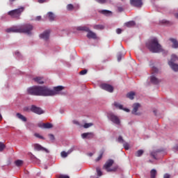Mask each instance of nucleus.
Here are the masks:
<instances>
[{
  "label": "nucleus",
  "mask_w": 178,
  "mask_h": 178,
  "mask_svg": "<svg viewBox=\"0 0 178 178\" xmlns=\"http://www.w3.org/2000/svg\"><path fill=\"white\" fill-rule=\"evenodd\" d=\"M153 73H157L159 72V70L156 67L152 68Z\"/></svg>",
  "instance_id": "nucleus-43"
},
{
  "label": "nucleus",
  "mask_w": 178,
  "mask_h": 178,
  "mask_svg": "<svg viewBox=\"0 0 178 178\" xmlns=\"http://www.w3.org/2000/svg\"><path fill=\"white\" fill-rule=\"evenodd\" d=\"M151 155L153 156L154 159H156V156L154 154H152Z\"/></svg>",
  "instance_id": "nucleus-51"
},
{
  "label": "nucleus",
  "mask_w": 178,
  "mask_h": 178,
  "mask_svg": "<svg viewBox=\"0 0 178 178\" xmlns=\"http://www.w3.org/2000/svg\"><path fill=\"white\" fill-rule=\"evenodd\" d=\"M175 17L178 19V14H175Z\"/></svg>",
  "instance_id": "nucleus-52"
},
{
  "label": "nucleus",
  "mask_w": 178,
  "mask_h": 178,
  "mask_svg": "<svg viewBox=\"0 0 178 178\" xmlns=\"http://www.w3.org/2000/svg\"><path fill=\"white\" fill-rule=\"evenodd\" d=\"M103 154L104 152H102L99 156L96 159L95 161L97 162L99 161L102 158V156H103Z\"/></svg>",
  "instance_id": "nucleus-35"
},
{
  "label": "nucleus",
  "mask_w": 178,
  "mask_h": 178,
  "mask_svg": "<svg viewBox=\"0 0 178 178\" xmlns=\"http://www.w3.org/2000/svg\"><path fill=\"white\" fill-rule=\"evenodd\" d=\"M123 145H124L125 149L128 150L129 149V145L128 143H124Z\"/></svg>",
  "instance_id": "nucleus-37"
},
{
  "label": "nucleus",
  "mask_w": 178,
  "mask_h": 178,
  "mask_svg": "<svg viewBox=\"0 0 178 178\" xmlns=\"http://www.w3.org/2000/svg\"><path fill=\"white\" fill-rule=\"evenodd\" d=\"M151 82L153 84L157 85L159 84L161 81L156 78L154 76H152L150 79Z\"/></svg>",
  "instance_id": "nucleus-16"
},
{
  "label": "nucleus",
  "mask_w": 178,
  "mask_h": 178,
  "mask_svg": "<svg viewBox=\"0 0 178 178\" xmlns=\"http://www.w3.org/2000/svg\"><path fill=\"white\" fill-rule=\"evenodd\" d=\"M130 3L132 6L136 8H141L143 5L142 0H130Z\"/></svg>",
  "instance_id": "nucleus-9"
},
{
  "label": "nucleus",
  "mask_w": 178,
  "mask_h": 178,
  "mask_svg": "<svg viewBox=\"0 0 178 178\" xmlns=\"http://www.w3.org/2000/svg\"><path fill=\"white\" fill-rule=\"evenodd\" d=\"M122 55L121 54H119L118 55V60L120 62L122 60Z\"/></svg>",
  "instance_id": "nucleus-41"
},
{
  "label": "nucleus",
  "mask_w": 178,
  "mask_h": 178,
  "mask_svg": "<svg viewBox=\"0 0 178 178\" xmlns=\"http://www.w3.org/2000/svg\"><path fill=\"white\" fill-rule=\"evenodd\" d=\"M50 31H46L43 33L40 34V38L45 41L49 40Z\"/></svg>",
  "instance_id": "nucleus-12"
},
{
  "label": "nucleus",
  "mask_w": 178,
  "mask_h": 178,
  "mask_svg": "<svg viewBox=\"0 0 178 178\" xmlns=\"http://www.w3.org/2000/svg\"><path fill=\"white\" fill-rule=\"evenodd\" d=\"M16 54H19V52L15 53Z\"/></svg>",
  "instance_id": "nucleus-55"
},
{
  "label": "nucleus",
  "mask_w": 178,
  "mask_h": 178,
  "mask_svg": "<svg viewBox=\"0 0 178 178\" xmlns=\"http://www.w3.org/2000/svg\"><path fill=\"white\" fill-rule=\"evenodd\" d=\"M34 149L37 151H44L46 152H49L48 150L44 147H42L39 144H34L33 145Z\"/></svg>",
  "instance_id": "nucleus-15"
},
{
  "label": "nucleus",
  "mask_w": 178,
  "mask_h": 178,
  "mask_svg": "<svg viewBox=\"0 0 178 178\" xmlns=\"http://www.w3.org/2000/svg\"><path fill=\"white\" fill-rule=\"evenodd\" d=\"M157 172L156 170L153 169L151 170L150 172V175H151V178H156Z\"/></svg>",
  "instance_id": "nucleus-27"
},
{
  "label": "nucleus",
  "mask_w": 178,
  "mask_h": 178,
  "mask_svg": "<svg viewBox=\"0 0 178 178\" xmlns=\"http://www.w3.org/2000/svg\"><path fill=\"white\" fill-rule=\"evenodd\" d=\"M108 119L114 124H117V125H120V120L119 119V118L116 115H115L113 113H109L108 115Z\"/></svg>",
  "instance_id": "nucleus-7"
},
{
  "label": "nucleus",
  "mask_w": 178,
  "mask_h": 178,
  "mask_svg": "<svg viewBox=\"0 0 178 178\" xmlns=\"http://www.w3.org/2000/svg\"><path fill=\"white\" fill-rule=\"evenodd\" d=\"M35 20L36 21H40L41 20V17L40 15H38V17H36Z\"/></svg>",
  "instance_id": "nucleus-45"
},
{
  "label": "nucleus",
  "mask_w": 178,
  "mask_h": 178,
  "mask_svg": "<svg viewBox=\"0 0 178 178\" xmlns=\"http://www.w3.org/2000/svg\"><path fill=\"white\" fill-rule=\"evenodd\" d=\"M93 28L96 30H102L104 29V26L103 25H95Z\"/></svg>",
  "instance_id": "nucleus-28"
},
{
  "label": "nucleus",
  "mask_w": 178,
  "mask_h": 178,
  "mask_svg": "<svg viewBox=\"0 0 178 178\" xmlns=\"http://www.w3.org/2000/svg\"><path fill=\"white\" fill-rule=\"evenodd\" d=\"M74 7L73 4H67V10L69 11H72L74 10Z\"/></svg>",
  "instance_id": "nucleus-29"
},
{
  "label": "nucleus",
  "mask_w": 178,
  "mask_h": 178,
  "mask_svg": "<svg viewBox=\"0 0 178 178\" xmlns=\"http://www.w3.org/2000/svg\"><path fill=\"white\" fill-rule=\"evenodd\" d=\"M38 127H40V128H43V129H51L52 128V124H50V123H39L38 124Z\"/></svg>",
  "instance_id": "nucleus-14"
},
{
  "label": "nucleus",
  "mask_w": 178,
  "mask_h": 178,
  "mask_svg": "<svg viewBox=\"0 0 178 178\" xmlns=\"http://www.w3.org/2000/svg\"><path fill=\"white\" fill-rule=\"evenodd\" d=\"M135 25L136 24L134 21L129 22L125 24V26L128 28L134 27Z\"/></svg>",
  "instance_id": "nucleus-22"
},
{
  "label": "nucleus",
  "mask_w": 178,
  "mask_h": 178,
  "mask_svg": "<svg viewBox=\"0 0 178 178\" xmlns=\"http://www.w3.org/2000/svg\"><path fill=\"white\" fill-rule=\"evenodd\" d=\"M78 31L88 32L87 37L89 39H96L97 35L93 32L90 31V29L86 26H79L76 29Z\"/></svg>",
  "instance_id": "nucleus-5"
},
{
  "label": "nucleus",
  "mask_w": 178,
  "mask_h": 178,
  "mask_svg": "<svg viewBox=\"0 0 178 178\" xmlns=\"http://www.w3.org/2000/svg\"><path fill=\"white\" fill-rule=\"evenodd\" d=\"M64 89L63 86H57L54 88V90H50L45 86H33L28 89V93L35 96H54L60 94V92Z\"/></svg>",
  "instance_id": "nucleus-1"
},
{
  "label": "nucleus",
  "mask_w": 178,
  "mask_h": 178,
  "mask_svg": "<svg viewBox=\"0 0 178 178\" xmlns=\"http://www.w3.org/2000/svg\"><path fill=\"white\" fill-rule=\"evenodd\" d=\"M90 156H92V154L90 153Z\"/></svg>",
  "instance_id": "nucleus-54"
},
{
  "label": "nucleus",
  "mask_w": 178,
  "mask_h": 178,
  "mask_svg": "<svg viewBox=\"0 0 178 178\" xmlns=\"http://www.w3.org/2000/svg\"><path fill=\"white\" fill-rule=\"evenodd\" d=\"M177 60H178V57L175 55H172L171 57V60L168 62V65L175 72L178 71V65L174 63V62Z\"/></svg>",
  "instance_id": "nucleus-6"
},
{
  "label": "nucleus",
  "mask_w": 178,
  "mask_h": 178,
  "mask_svg": "<svg viewBox=\"0 0 178 178\" xmlns=\"http://www.w3.org/2000/svg\"><path fill=\"white\" fill-rule=\"evenodd\" d=\"M33 80L38 84H43L44 83L42 77H40V76L35 77V78L33 79Z\"/></svg>",
  "instance_id": "nucleus-18"
},
{
  "label": "nucleus",
  "mask_w": 178,
  "mask_h": 178,
  "mask_svg": "<svg viewBox=\"0 0 178 178\" xmlns=\"http://www.w3.org/2000/svg\"><path fill=\"white\" fill-rule=\"evenodd\" d=\"M114 106L119 109H123L122 106L118 102H115Z\"/></svg>",
  "instance_id": "nucleus-31"
},
{
  "label": "nucleus",
  "mask_w": 178,
  "mask_h": 178,
  "mask_svg": "<svg viewBox=\"0 0 178 178\" xmlns=\"http://www.w3.org/2000/svg\"><path fill=\"white\" fill-rule=\"evenodd\" d=\"M34 136L36 137V138H40V139H44L42 136H40V134H35Z\"/></svg>",
  "instance_id": "nucleus-36"
},
{
  "label": "nucleus",
  "mask_w": 178,
  "mask_h": 178,
  "mask_svg": "<svg viewBox=\"0 0 178 178\" xmlns=\"http://www.w3.org/2000/svg\"><path fill=\"white\" fill-rule=\"evenodd\" d=\"M73 123H74V124H77V125L79 124V122H78L77 121H76V120H74V121H73Z\"/></svg>",
  "instance_id": "nucleus-49"
},
{
  "label": "nucleus",
  "mask_w": 178,
  "mask_h": 178,
  "mask_svg": "<svg viewBox=\"0 0 178 178\" xmlns=\"http://www.w3.org/2000/svg\"><path fill=\"white\" fill-rule=\"evenodd\" d=\"M24 111H29V107H24Z\"/></svg>",
  "instance_id": "nucleus-47"
},
{
  "label": "nucleus",
  "mask_w": 178,
  "mask_h": 178,
  "mask_svg": "<svg viewBox=\"0 0 178 178\" xmlns=\"http://www.w3.org/2000/svg\"><path fill=\"white\" fill-rule=\"evenodd\" d=\"M143 153H144V151L142 150V149H140V150H138V151L135 154V155H136V156H138V157H140V156L143 155Z\"/></svg>",
  "instance_id": "nucleus-30"
},
{
  "label": "nucleus",
  "mask_w": 178,
  "mask_h": 178,
  "mask_svg": "<svg viewBox=\"0 0 178 178\" xmlns=\"http://www.w3.org/2000/svg\"><path fill=\"white\" fill-rule=\"evenodd\" d=\"M162 23H163V24H165V23H166V21H163Z\"/></svg>",
  "instance_id": "nucleus-53"
},
{
  "label": "nucleus",
  "mask_w": 178,
  "mask_h": 178,
  "mask_svg": "<svg viewBox=\"0 0 178 178\" xmlns=\"http://www.w3.org/2000/svg\"><path fill=\"white\" fill-rule=\"evenodd\" d=\"M30 111L34 113L38 114V115H41V114L44 113V111L40 108L37 107L34 105L31 106Z\"/></svg>",
  "instance_id": "nucleus-10"
},
{
  "label": "nucleus",
  "mask_w": 178,
  "mask_h": 178,
  "mask_svg": "<svg viewBox=\"0 0 178 178\" xmlns=\"http://www.w3.org/2000/svg\"><path fill=\"white\" fill-rule=\"evenodd\" d=\"M99 13L104 15H108L111 14V11H109L108 10H100Z\"/></svg>",
  "instance_id": "nucleus-24"
},
{
  "label": "nucleus",
  "mask_w": 178,
  "mask_h": 178,
  "mask_svg": "<svg viewBox=\"0 0 178 178\" xmlns=\"http://www.w3.org/2000/svg\"><path fill=\"white\" fill-rule=\"evenodd\" d=\"M24 7H19V8H15V10L8 11V15L12 18L20 19V16H22V13L24 12Z\"/></svg>",
  "instance_id": "nucleus-4"
},
{
  "label": "nucleus",
  "mask_w": 178,
  "mask_h": 178,
  "mask_svg": "<svg viewBox=\"0 0 178 178\" xmlns=\"http://www.w3.org/2000/svg\"><path fill=\"white\" fill-rule=\"evenodd\" d=\"M100 88L106 91H108L109 92H113V87L111 85L103 83L100 86Z\"/></svg>",
  "instance_id": "nucleus-11"
},
{
  "label": "nucleus",
  "mask_w": 178,
  "mask_h": 178,
  "mask_svg": "<svg viewBox=\"0 0 178 178\" xmlns=\"http://www.w3.org/2000/svg\"><path fill=\"white\" fill-rule=\"evenodd\" d=\"M118 10H119L120 12H122V10H123L122 7H118Z\"/></svg>",
  "instance_id": "nucleus-48"
},
{
  "label": "nucleus",
  "mask_w": 178,
  "mask_h": 178,
  "mask_svg": "<svg viewBox=\"0 0 178 178\" xmlns=\"http://www.w3.org/2000/svg\"><path fill=\"white\" fill-rule=\"evenodd\" d=\"M114 161L111 159H109L106 162L104 165L103 166V169H105L107 172L114 171L113 169H111L110 168L113 165Z\"/></svg>",
  "instance_id": "nucleus-8"
},
{
  "label": "nucleus",
  "mask_w": 178,
  "mask_h": 178,
  "mask_svg": "<svg viewBox=\"0 0 178 178\" xmlns=\"http://www.w3.org/2000/svg\"><path fill=\"white\" fill-rule=\"evenodd\" d=\"M96 170H97V175L99 177H101L102 175V172L101 171L100 168H97Z\"/></svg>",
  "instance_id": "nucleus-32"
},
{
  "label": "nucleus",
  "mask_w": 178,
  "mask_h": 178,
  "mask_svg": "<svg viewBox=\"0 0 178 178\" xmlns=\"http://www.w3.org/2000/svg\"><path fill=\"white\" fill-rule=\"evenodd\" d=\"M23 163L24 162L22 160H17V161H15V164L17 167L22 166L23 165Z\"/></svg>",
  "instance_id": "nucleus-26"
},
{
  "label": "nucleus",
  "mask_w": 178,
  "mask_h": 178,
  "mask_svg": "<svg viewBox=\"0 0 178 178\" xmlns=\"http://www.w3.org/2000/svg\"><path fill=\"white\" fill-rule=\"evenodd\" d=\"M58 178H70V177L67 175H61L58 177Z\"/></svg>",
  "instance_id": "nucleus-42"
},
{
  "label": "nucleus",
  "mask_w": 178,
  "mask_h": 178,
  "mask_svg": "<svg viewBox=\"0 0 178 178\" xmlns=\"http://www.w3.org/2000/svg\"><path fill=\"white\" fill-rule=\"evenodd\" d=\"M33 30V26L31 24H24L19 27L14 26L6 30L7 33H26L29 35L32 34L31 31Z\"/></svg>",
  "instance_id": "nucleus-2"
},
{
  "label": "nucleus",
  "mask_w": 178,
  "mask_h": 178,
  "mask_svg": "<svg viewBox=\"0 0 178 178\" xmlns=\"http://www.w3.org/2000/svg\"><path fill=\"white\" fill-rule=\"evenodd\" d=\"M93 125L92 123H86L84 125H83V127L87 129V128H89L90 127H92Z\"/></svg>",
  "instance_id": "nucleus-33"
},
{
  "label": "nucleus",
  "mask_w": 178,
  "mask_h": 178,
  "mask_svg": "<svg viewBox=\"0 0 178 178\" xmlns=\"http://www.w3.org/2000/svg\"><path fill=\"white\" fill-rule=\"evenodd\" d=\"M48 136L49 137L50 140H55V138H54V136L53 134H49Z\"/></svg>",
  "instance_id": "nucleus-39"
},
{
  "label": "nucleus",
  "mask_w": 178,
  "mask_h": 178,
  "mask_svg": "<svg viewBox=\"0 0 178 178\" xmlns=\"http://www.w3.org/2000/svg\"><path fill=\"white\" fill-rule=\"evenodd\" d=\"M122 110L125 111L126 112H129V110L128 108H122Z\"/></svg>",
  "instance_id": "nucleus-50"
},
{
  "label": "nucleus",
  "mask_w": 178,
  "mask_h": 178,
  "mask_svg": "<svg viewBox=\"0 0 178 178\" xmlns=\"http://www.w3.org/2000/svg\"><path fill=\"white\" fill-rule=\"evenodd\" d=\"M83 138H92L94 137L93 133H84L81 135Z\"/></svg>",
  "instance_id": "nucleus-17"
},
{
  "label": "nucleus",
  "mask_w": 178,
  "mask_h": 178,
  "mask_svg": "<svg viewBox=\"0 0 178 178\" xmlns=\"http://www.w3.org/2000/svg\"><path fill=\"white\" fill-rule=\"evenodd\" d=\"M170 40L173 43L172 47L174 49H177L178 48V42L177 41V40L174 39V38H170Z\"/></svg>",
  "instance_id": "nucleus-20"
},
{
  "label": "nucleus",
  "mask_w": 178,
  "mask_h": 178,
  "mask_svg": "<svg viewBox=\"0 0 178 178\" xmlns=\"http://www.w3.org/2000/svg\"><path fill=\"white\" fill-rule=\"evenodd\" d=\"M87 72H88V71H87L86 70H84L81 71V72H79V74H80L81 75H84V74H87Z\"/></svg>",
  "instance_id": "nucleus-38"
},
{
  "label": "nucleus",
  "mask_w": 178,
  "mask_h": 178,
  "mask_svg": "<svg viewBox=\"0 0 178 178\" xmlns=\"http://www.w3.org/2000/svg\"><path fill=\"white\" fill-rule=\"evenodd\" d=\"M118 141L122 143H124V142L122 136H119Z\"/></svg>",
  "instance_id": "nucleus-40"
},
{
  "label": "nucleus",
  "mask_w": 178,
  "mask_h": 178,
  "mask_svg": "<svg viewBox=\"0 0 178 178\" xmlns=\"http://www.w3.org/2000/svg\"><path fill=\"white\" fill-rule=\"evenodd\" d=\"M135 92H130L127 95V97L130 99L131 100H133L134 99V96H135Z\"/></svg>",
  "instance_id": "nucleus-23"
},
{
  "label": "nucleus",
  "mask_w": 178,
  "mask_h": 178,
  "mask_svg": "<svg viewBox=\"0 0 178 178\" xmlns=\"http://www.w3.org/2000/svg\"><path fill=\"white\" fill-rule=\"evenodd\" d=\"M170 176L168 174H165L163 178H170Z\"/></svg>",
  "instance_id": "nucleus-46"
},
{
  "label": "nucleus",
  "mask_w": 178,
  "mask_h": 178,
  "mask_svg": "<svg viewBox=\"0 0 178 178\" xmlns=\"http://www.w3.org/2000/svg\"><path fill=\"white\" fill-rule=\"evenodd\" d=\"M16 116L19 120H21L22 122H27V118L26 117H24L23 115L18 113L16 114Z\"/></svg>",
  "instance_id": "nucleus-19"
},
{
  "label": "nucleus",
  "mask_w": 178,
  "mask_h": 178,
  "mask_svg": "<svg viewBox=\"0 0 178 178\" xmlns=\"http://www.w3.org/2000/svg\"><path fill=\"white\" fill-rule=\"evenodd\" d=\"M149 162H150V163H152V161H149Z\"/></svg>",
  "instance_id": "nucleus-56"
},
{
  "label": "nucleus",
  "mask_w": 178,
  "mask_h": 178,
  "mask_svg": "<svg viewBox=\"0 0 178 178\" xmlns=\"http://www.w3.org/2000/svg\"><path fill=\"white\" fill-rule=\"evenodd\" d=\"M47 16H48V18L50 22L54 21L55 17H54V14H53V13H51V12L47 13Z\"/></svg>",
  "instance_id": "nucleus-21"
},
{
  "label": "nucleus",
  "mask_w": 178,
  "mask_h": 178,
  "mask_svg": "<svg viewBox=\"0 0 178 178\" xmlns=\"http://www.w3.org/2000/svg\"><path fill=\"white\" fill-rule=\"evenodd\" d=\"M72 151H73V149H71L69 150L67 152H62L60 153V155H61L62 157L65 158V157H67V155H68L70 152H72Z\"/></svg>",
  "instance_id": "nucleus-25"
},
{
  "label": "nucleus",
  "mask_w": 178,
  "mask_h": 178,
  "mask_svg": "<svg viewBox=\"0 0 178 178\" xmlns=\"http://www.w3.org/2000/svg\"><path fill=\"white\" fill-rule=\"evenodd\" d=\"M140 107V104H138V103L134 104L133 105L132 113H133L134 115H140V113H138V108H139Z\"/></svg>",
  "instance_id": "nucleus-13"
},
{
  "label": "nucleus",
  "mask_w": 178,
  "mask_h": 178,
  "mask_svg": "<svg viewBox=\"0 0 178 178\" xmlns=\"http://www.w3.org/2000/svg\"><path fill=\"white\" fill-rule=\"evenodd\" d=\"M122 30L120 29H117V31H116V33H118V34H120L121 33H122Z\"/></svg>",
  "instance_id": "nucleus-44"
},
{
  "label": "nucleus",
  "mask_w": 178,
  "mask_h": 178,
  "mask_svg": "<svg viewBox=\"0 0 178 178\" xmlns=\"http://www.w3.org/2000/svg\"><path fill=\"white\" fill-rule=\"evenodd\" d=\"M147 46L152 53H160L163 51L156 38L152 39Z\"/></svg>",
  "instance_id": "nucleus-3"
},
{
  "label": "nucleus",
  "mask_w": 178,
  "mask_h": 178,
  "mask_svg": "<svg viewBox=\"0 0 178 178\" xmlns=\"http://www.w3.org/2000/svg\"><path fill=\"white\" fill-rule=\"evenodd\" d=\"M5 149H6V145L3 143H1V152L3 151Z\"/></svg>",
  "instance_id": "nucleus-34"
}]
</instances>
